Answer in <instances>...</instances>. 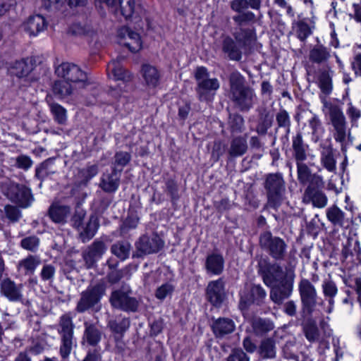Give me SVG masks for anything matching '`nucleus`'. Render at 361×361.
<instances>
[{"instance_id":"31","label":"nucleus","mask_w":361,"mask_h":361,"mask_svg":"<svg viewBox=\"0 0 361 361\" xmlns=\"http://www.w3.org/2000/svg\"><path fill=\"white\" fill-rule=\"evenodd\" d=\"M137 307V302L135 299L129 297L126 293L114 292V307H119L126 311H135Z\"/></svg>"},{"instance_id":"1","label":"nucleus","mask_w":361,"mask_h":361,"mask_svg":"<svg viewBox=\"0 0 361 361\" xmlns=\"http://www.w3.org/2000/svg\"><path fill=\"white\" fill-rule=\"evenodd\" d=\"M259 271L264 283L271 288L270 298L275 303H282L291 295L293 288V273L285 276L279 264H271L265 259L259 260Z\"/></svg>"},{"instance_id":"8","label":"nucleus","mask_w":361,"mask_h":361,"mask_svg":"<svg viewBox=\"0 0 361 361\" xmlns=\"http://www.w3.org/2000/svg\"><path fill=\"white\" fill-rule=\"evenodd\" d=\"M106 286L104 283L99 282L94 285H90L80 293V297L75 307V310L79 313L93 308L105 295Z\"/></svg>"},{"instance_id":"46","label":"nucleus","mask_w":361,"mask_h":361,"mask_svg":"<svg viewBox=\"0 0 361 361\" xmlns=\"http://www.w3.org/2000/svg\"><path fill=\"white\" fill-rule=\"evenodd\" d=\"M39 245V239L35 236H28L22 239L20 242L21 247L27 250L35 252L37 250Z\"/></svg>"},{"instance_id":"56","label":"nucleus","mask_w":361,"mask_h":361,"mask_svg":"<svg viewBox=\"0 0 361 361\" xmlns=\"http://www.w3.org/2000/svg\"><path fill=\"white\" fill-rule=\"evenodd\" d=\"M62 4V0H42V6L49 11L59 9Z\"/></svg>"},{"instance_id":"63","label":"nucleus","mask_w":361,"mask_h":361,"mask_svg":"<svg viewBox=\"0 0 361 361\" xmlns=\"http://www.w3.org/2000/svg\"><path fill=\"white\" fill-rule=\"evenodd\" d=\"M310 35V29L307 24L298 25V36L301 40H305Z\"/></svg>"},{"instance_id":"45","label":"nucleus","mask_w":361,"mask_h":361,"mask_svg":"<svg viewBox=\"0 0 361 361\" xmlns=\"http://www.w3.org/2000/svg\"><path fill=\"white\" fill-rule=\"evenodd\" d=\"M301 162H297L298 179L300 183L307 184L312 173L308 166Z\"/></svg>"},{"instance_id":"37","label":"nucleus","mask_w":361,"mask_h":361,"mask_svg":"<svg viewBox=\"0 0 361 361\" xmlns=\"http://www.w3.org/2000/svg\"><path fill=\"white\" fill-rule=\"evenodd\" d=\"M321 162L324 167L330 172L336 169V161L334 157L333 150L331 147H324L321 152Z\"/></svg>"},{"instance_id":"6","label":"nucleus","mask_w":361,"mask_h":361,"mask_svg":"<svg viewBox=\"0 0 361 361\" xmlns=\"http://www.w3.org/2000/svg\"><path fill=\"white\" fill-rule=\"evenodd\" d=\"M197 82V92L201 101L210 102L219 88L216 78H209L207 70L204 67H198L195 73Z\"/></svg>"},{"instance_id":"23","label":"nucleus","mask_w":361,"mask_h":361,"mask_svg":"<svg viewBox=\"0 0 361 361\" xmlns=\"http://www.w3.org/2000/svg\"><path fill=\"white\" fill-rule=\"evenodd\" d=\"M303 202L312 203L314 207L324 208L326 206L328 199L326 195L320 190L306 188L303 195Z\"/></svg>"},{"instance_id":"52","label":"nucleus","mask_w":361,"mask_h":361,"mask_svg":"<svg viewBox=\"0 0 361 361\" xmlns=\"http://www.w3.org/2000/svg\"><path fill=\"white\" fill-rule=\"evenodd\" d=\"M173 290V287L171 284L164 283L157 289L155 295L159 300H164L168 295H171Z\"/></svg>"},{"instance_id":"44","label":"nucleus","mask_w":361,"mask_h":361,"mask_svg":"<svg viewBox=\"0 0 361 361\" xmlns=\"http://www.w3.org/2000/svg\"><path fill=\"white\" fill-rule=\"evenodd\" d=\"M260 354L262 356L272 358L276 355L275 345L272 340H264L260 346Z\"/></svg>"},{"instance_id":"41","label":"nucleus","mask_w":361,"mask_h":361,"mask_svg":"<svg viewBox=\"0 0 361 361\" xmlns=\"http://www.w3.org/2000/svg\"><path fill=\"white\" fill-rule=\"evenodd\" d=\"M329 57V51L322 45L314 47L310 53V60L318 63L326 61Z\"/></svg>"},{"instance_id":"27","label":"nucleus","mask_w":361,"mask_h":361,"mask_svg":"<svg viewBox=\"0 0 361 361\" xmlns=\"http://www.w3.org/2000/svg\"><path fill=\"white\" fill-rule=\"evenodd\" d=\"M326 214L327 219L334 226L344 227L348 224V219L345 214L336 205L329 207Z\"/></svg>"},{"instance_id":"22","label":"nucleus","mask_w":361,"mask_h":361,"mask_svg":"<svg viewBox=\"0 0 361 361\" xmlns=\"http://www.w3.org/2000/svg\"><path fill=\"white\" fill-rule=\"evenodd\" d=\"M71 214V207L66 205L53 204L50 206L48 215L56 224H65Z\"/></svg>"},{"instance_id":"33","label":"nucleus","mask_w":361,"mask_h":361,"mask_svg":"<svg viewBox=\"0 0 361 361\" xmlns=\"http://www.w3.org/2000/svg\"><path fill=\"white\" fill-rule=\"evenodd\" d=\"M308 127L311 129L312 140L318 142L324 134V128L317 115H313L308 120Z\"/></svg>"},{"instance_id":"20","label":"nucleus","mask_w":361,"mask_h":361,"mask_svg":"<svg viewBox=\"0 0 361 361\" xmlns=\"http://www.w3.org/2000/svg\"><path fill=\"white\" fill-rule=\"evenodd\" d=\"M164 243L161 239L157 235L148 237L143 235L140 238L135 245L137 249L144 254H150L157 252L162 247Z\"/></svg>"},{"instance_id":"17","label":"nucleus","mask_w":361,"mask_h":361,"mask_svg":"<svg viewBox=\"0 0 361 361\" xmlns=\"http://www.w3.org/2000/svg\"><path fill=\"white\" fill-rule=\"evenodd\" d=\"M140 75L143 83L149 90L156 88L160 81L161 75L158 69L149 63H144L141 66Z\"/></svg>"},{"instance_id":"5","label":"nucleus","mask_w":361,"mask_h":361,"mask_svg":"<svg viewBox=\"0 0 361 361\" xmlns=\"http://www.w3.org/2000/svg\"><path fill=\"white\" fill-rule=\"evenodd\" d=\"M54 73L58 78L66 80L81 88H85L90 84L86 73L73 63L63 62L55 66Z\"/></svg>"},{"instance_id":"40","label":"nucleus","mask_w":361,"mask_h":361,"mask_svg":"<svg viewBox=\"0 0 361 361\" xmlns=\"http://www.w3.org/2000/svg\"><path fill=\"white\" fill-rule=\"evenodd\" d=\"M247 148L246 140L243 137H236L232 140L228 152L231 157H239L245 153Z\"/></svg>"},{"instance_id":"59","label":"nucleus","mask_w":361,"mask_h":361,"mask_svg":"<svg viewBox=\"0 0 361 361\" xmlns=\"http://www.w3.org/2000/svg\"><path fill=\"white\" fill-rule=\"evenodd\" d=\"M130 156L127 152H119L116 154L115 161L121 167L126 166L130 161Z\"/></svg>"},{"instance_id":"32","label":"nucleus","mask_w":361,"mask_h":361,"mask_svg":"<svg viewBox=\"0 0 361 361\" xmlns=\"http://www.w3.org/2000/svg\"><path fill=\"white\" fill-rule=\"evenodd\" d=\"M212 329L217 337L232 333L235 329L234 322L228 318H219L212 324Z\"/></svg>"},{"instance_id":"7","label":"nucleus","mask_w":361,"mask_h":361,"mask_svg":"<svg viewBox=\"0 0 361 361\" xmlns=\"http://www.w3.org/2000/svg\"><path fill=\"white\" fill-rule=\"evenodd\" d=\"M237 44L230 37H226L223 42V51L231 60L238 61L241 59L240 47L245 49L250 47L255 41L254 35L249 31L241 30L235 36Z\"/></svg>"},{"instance_id":"4","label":"nucleus","mask_w":361,"mask_h":361,"mask_svg":"<svg viewBox=\"0 0 361 361\" xmlns=\"http://www.w3.org/2000/svg\"><path fill=\"white\" fill-rule=\"evenodd\" d=\"M232 98L242 110H248L255 100L252 90L245 87L243 78L238 73H233L230 78Z\"/></svg>"},{"instance_id":"50","label":"nucleus","mask_w":361,"mask_h":361,"mask_svg":"<svg viewBox=\"0 0 361 361\" xmlns=\"http://www.w3.org/2000/svg\"><path fill=\"white\" fill-rule=\"evenodd\" d=\"M32 164L33 161L29 156L21 154L16 158V166L18 169L27 171L31 168Z\"/></svg>"},{"instance_id":"58","label":"nucleus","mask_w":361,"mask_h":361,"mask_svg":"<svg viewBox=\"0 0 361 361\" xmlns=\"http://www.w3.org/2000/svg\"><path fill=\"white\" fill-rule=\"evenodd\" d=\"M278 124L281 127H289L290 118L286 111H280L276 116Z\"/></svg>"},{"instance_id":"34","label":"nucleus","mask_w":361,"mask_h":361,"mask_svg":"<svg viewBox=\"0 0 361 361\" xmlns=\"http://www.w3.org/2000/svg\"><path fill=\"white\" fill-rule=\"evenodd\" d=\"M55 173L56 170L54 168V160L48 159L36 168L35 177L39 180H43Z\"/></svg>"},{"instance_id":"28","label":"nucleus","mask_w":361,"mask_h":361,"mask_svg":"<svg viewBox=\"0 0 361 361\" xmlns=\"http://www.w3.org/2000/svg\"><path fill=\"white\" fill-rule=\"evenodd\" d=\"M118 11L126 20L131 19L136 13L135 0H114V13Z\"/></svg>"},{"instance_id":"21","label":"nucleus","mask_w":361,"mask_h":361,"mask_svg":"<svg viewBox=\"0 0 361 361\" xmlns=\"http://www.w3.org/2000/svg\"><path fill=\"white\" fill-rule=\"evenodd\" d=\"M240 302L247 304L251 302H258L264 299L266 295V291L259 285H253L246 286L245 289L240 292Z\"/></svg>"},{"instance_id":"18","label":"nucleus","mask_w":361,"mask_h":361,"mask_svg":"<svg viewBox=\"0 0 361 361\" xmlns=\"http://www.w3.org/2000/svg\"><path fill=\"white\" fill-rule=\"evenodd\" d=\"M23 285L17 284L10 279H5L1 283V293L12 302L20 301L23 299Z\"/></svg>"},{"instance_id":"47","label":"nucleus","mask_w":361,"mask_h":361,"mask_svg":"<svg viewBox=\"0 0 361 361\" xmlns=\"http://www.w3.org/2000/svg\"><path fill=\"white\" fill-rule=\"evenodd\" d=\"M130 244L127 242H121L114 246V255L121 260L126 259L130 253Z\"/></svg>"},{"instance_id":"26","label":"nucleus","mask_w":361,"mask_h":361,"mask_svg":"<svg viewBox=\"0 0 361 361\" xmlns=\"http://www.w3.org/2000/svg\"><path fill=\"white\" fill-rule=\"evenodd\" d=\"M85 331L82 339L92 346L97 345L102 338V332L98 327L89 322H84Z\"/></svg>"},{"instance_id":"61","label":"nucleus","mask_w":361,"mask_h":361,"mask_svg":"<svg viewBox=\"0 0 361 361\" xmlns=\"http://www.w3.org/2000/svg\"><path fill=\"white\" fill-rule=\"evenodd\" d=\"M95 5L99 9L102 15L104 14V9L108 8L111 10L113 6V1L111 0H95Z\"/></svg>"},{"instance_id":"3","label":"nucleus","mask_w":361,"mask_h":361,"mask_svg":"<svg viewBox=\"0 0 361 361\" xmlns=\"http://www.w3.org/2000/svg\"><path fill=\"white\" fill-rule=\"evenodd\" d=\"M74 328L75 325L71 313H66L60 317L57 331L61 337L59 353L63 359L68 357L73 346L76 345Z\"/></svg>"},{"instance_id":"62","label":"nucleus","mask_w":361,"mask_h":361,"mask_svg":"<svg viewBox=\"0 0 361 361\" xmlns=\"http://www.w3.org/2000/svg\"><path fill=\"white\" fill-rule=\"evenodd\" d=\"M351 66L355 74L361 77V53L355 56L351 63Z\"/></svg>"},{"instance_id":"49","label":"nucleus","mask_w":361,"mask_h":361,"mask_svg":"<svg viewBox=\"0 0 361 361\" xmlns=\"http://www.w3.org/2000/svg\"><path fill=\"white\" fill-rule=\"evenodd\" d=\"M308 186L307 188L312 190H320L323 188L324 182L322 176L313 173L307 181Z\"/></svg>"},{"instance_id":"13","label":"nucleus","mask_w":361,"mask_h":361,"mask_svg":"<svg viewBox=\"0 0 361 361\" xmlns=\"http://www.w3.org/2000/svg\"><path fill=\"white\" fill-rule=\"evenodd\" d=\"M262 246L269 249L270 255L275 259L283 257L286 245L284 241L278 237H272L269 232L263 233L260 237Z\"/></svg>"},{"instance_id":"54","label":"nucleus","mask_w":361,"mask_h":361,"mask_svg":"<svg viewBox=\"0 0 361 361\" xmlns=\"http://www.w3.org/2000/svg\"><path fill=\"white\" fill-rule=\"evenodd\" d=\"M56 272L55 267L51 264H44L42 269L40 276L43 281L53 280Z\"/></svg>"},{"instance_id":"9","label":"nucleus","mask_w":361,"mask_h":361,"mask_svg":"<svg viewBox=\"0 0 361 361\" xmlns=\"http://www.w3.org/2000/svg\"><path fill=\"white\" fill-rule=\"evenodd\" d=\"M114 43L133 53L139 51L142 48V41L140 34L126 26L117 30Z\"/></svg>"},{"instance_id":"51","label":"nucleus","mask_w":361,"mask_h":361,"mask_svg":"<svg viewBox=\"0 0 361 361\" xmlns=\"http://www.w3.org/2000/svg\"><path fill=\"white\" fill-rule=\"evenodd\" d=\"M85 216V212L82 209L75 210L71 218V224L78 231L82 226V221Z\"/></svg>"},{"instance_id":"35","label":"nucleus","mask_w":361,"mask_h":361,"mask_svg":"<svg viewBox=\"0 0 361 361\" xmlns=\"http://www.w3.org/2000/svg\"><path fill=\"white\" fill-rule=\"evenodd\" d=\"M292 146L294 152V157L297 162L305 161L307 158V155L301 134L298 133L293 137Z\"/></svg>"},{"instance_id":"30","label":"nucleus","mask_w":361,"mask_h":361,"mask_svg":"<svg viewBox=\"0 0 361 361\" xmlns=\"http://www.w3.org/2000/svg\"><path fill=\"white\" fill-rule=\"evenodd\" d=\"M99 227L97 217L91 216L85 226L79 230V236L82 243L90 240L96 234Z\"/></svg>"},{"instance_id":"19","label":"nucleus","mask_w":361,"mask_h":361,"mask_svg":"<svg viewBox=\"0 0 361 361\" xmlns=\"http://www.w3.org/2000/svg\"><path fill=\"white\" fill-rule=\"evenodd\" d=\"M34 69L32 59H23L16 61L10 68L9 71L12 75L18 78H25L30 82L35 80L33 78H29L30 73Z\"/></svg>"},{"instance_id":"2","label":"nucleus","mask_w":361,"mask_h":361,"mask_svg":"<svg viewBox=\"0 0 361 361\" xmlns=\"http://www.w3.org/2000/svg\"><path fill=\"white\" fill-rule=\"evenodd\" d=\"M322 112L328 116L334 129V139L339 142L345 140L347 135L346 121L342 107L336 102L322 98Z\"/></svg>"},{"instance_id":"43","label":"nucleus","mask_w":361,"mask_h":361,"mask_svg":"<svg viewBox=\"0 0 361 361\" xmlns=\"http://www.w3.org/2000/svg\"><path fill=\"white\" fill-rule=\"evenodd\" d=\"M98 173L97 166L95 164L89 165L80 169L78 172L79 178L84 183H87L91 178L94 177Z\"/></svg>"},{"instance_id":"24","label":"nucleus","mask_w":361,"mask_h":361,"mask_svg":"<svg viewBox=\"0 0 361 361\" xmlns=\"http://www.w3.org/2000/svg\"><path fill=\"white\" fill-rule=\"evenodd\" d=\"M47 27V22L41 15L30 16L25 25V30L30 35L36 36Z\"/></svg>"},{"instance_id":"60","label":"nucleus","mask_w":361,"mask_h":361,"mask_svg":"<svg viewBox=\"0 0 361 361\" xmlns=\"http://www.w3.org/2000/svg\"><path fill=\"white\" fill-rule=\"evenodd\" d=\"M306 338L310 341H314L318 336V330L316 326H307L305 329Z\"/></svg>"},{"instance_id":"57","label":"nucleus","mask_w":361,"mask_h":361,"mask_svg":"<svg viewBox=\"0 0 361 361\" xmlns=\"http://www.w3.org/2000/svg\"><path fill=\"white\" fill-rule=\"evenodd\" d=\"M231 8L238 13L248 8L247 0H233L231 2Z\"/></svg>"},{"instance_id":"48","label":"nucleus","mask_w":361,"mask_h":361,"mask_svg":"<svg viewBox=\"0 0 361 361\" xmlns=\"http://www.w3.org/2000/svg\"><path fill=\"white\" fill-rule=\"evenodd\" d=\"M319 87L323 93L329 94L332 90V82L330 75L323 73L319 77Z\"/></svg>"},{"instance_id":"38","label":"nucleus","mask_w":361,"mask_h":361,"mask_svg":"<svg viewBox=\"0 0 361 361\" xmlns=\"http://www.w3.org/2000/svg\"><path fill=\"white\" fill-rule=\"evenodd\" d=\"M323 293L325 297L329 298V307L326 312L331 313L334 309V297L337 294L338 290L336 284L331 281H324L322 284Z\"/></svg>"},{"instance_id":"14","label":"nucleus","mask_w":361,"mask_h":361,"mask_svg":"<svg viewBox=\"0 0 361 361\" xmlns=\"http://www.w3.org/2000/svg\"><path fill=\"white\" fill-rule=\"evenodd\" d=\"M8 197L20 207L26 208L34 201L31 190L23 185H13L9 188Z\"/></svg>"},{"instance_id":"39","label":"nucleus","mask_w":361,"mask_h":361,"mask_svg":"<svg viewBox=\"0 0 361 361\" xmlns=\"http://www.w3.org/2000/svg\"><path fill=\"white\" fill-rule=\"evenodd\" d=\"M132 75L126 69L119 67L114 68V82H118L117 87L122 91L126 87V84L131 80Z\"/></svg>"},{"instance_id":"11","label":"nucleus","mask_w":361,"mask_h":361,"mask_svg":"<svg viewBox=\"0 0 361 361\" xmlns=\"http://www.w3.org/2000/svg\"><path fill=\"white\" fill-rule=\"evenodd\" d=\"M106 250L107 247L104 242L97 240H94L82 253L85 267L87 269L94 267Z\"/></svg>"},{"instance_id":"36","label":"nucleus","mask_w":361,"mask_h":361,"mask_svg":"<svg viewBox=\"0 0 361 361\" xmlns=\"http://www.w3.org/2000/svg\"><path fill=\"white\" fill-rule=\"evenodd\" d=\"M47 101L51 114L54 116L55 121L59 124H65L67 121L66 110L64 107L56 102H49V97H47Z\"/></svg>"},{"instance_id":"12","label":"nucleus","mask_w":361,"mask_h":361,"mask_svg":"<svg viewBox=\"0 0 361 361\" xmlns=\"http://www.w3.org/2000/svg\"><path fill=\"white\" fill-rule=\"evenodd\" d=\"M81 87L63 80L60 78L53 81L51 91L53 95L59 100H66L78 93Z\"/></svg>"},{"instance_id":"10","label":"nucleus","mask_w":361,"mask_h":361,"mask_svg":"<svg viewBox=\"0 0 361 361\" xmlns=\"http://www.w3.org/2000/svg\"><path fill=\"white\" fill-rule=\"evenodd\" d=\"M268 191V207L277 208L283 200L284 183L282 177L277 174L269 175L266 180Z\"/></svg>"},{"instance_id":"64","label":"nucleus","mask_w":361,"mask_h":361,"mask_svg":"<svg viewBox=\"0 0 361 361\" xmlns=\"http://www.w3.org/2000/svg\"><path fill=\"white\" fill-rule=\"evenodd\" d=\"M228 361H248V358L242 350H236L229 356Z\"/></svg>"},{"instance_id":"53","label":"nucleus","mask_w":361,"mask_h":361,"mask_svg":"<svg viewBox=\"0 0 361 361\" xmlns=\"http://www.w3.org/2000/svg\"><path fill=\"white\" fill-rule=\"evenodd\" d=\"M100 188L106 192L113 191V178L112 173H104L99 183Z\"/></svg>"},{"instance_id":"55","label":"nucleus","mask_w":361,"mask_h":361,"mask_svg":"<svg viewBox=\"0 0 361 361\" xmlns=\"http://www.w3.org/2000/svg\"><path fill=\"white\" fill-rule=\"evenodd\" d=\"M6 217L11 221H18L20 217V210L14 206L6 205L4 208Z\"/></svg>"},{"instance_id":"42","label":"nucleus","mask_w":361,"mask_h":361,"mask_svg":"<svg viewBox=\"0 0 361 361\" xmlns=\"http://www.w3.org/2000/svg\"><path fill=\"white\" fill-rule=\"evenodd\" d=\"M252 327L257 334L269 331L274 329V324L269 320L255 319L252 322Z\"/></svg>"},{"instance_id":"29","label":"nucleus","mask_w":361,"mask_h":361,"mask_svg":"<svg viewBox=\"0 0 361 361\" xmlns=\"http://www.w3.org/2000/svg\"><path fill=\"white\" fill-rule=\"evenodd\" d=\"M41 259L36 255H28L27 257L19 261L18 270L22 271L25 275H32L37 267L40 265Z\"/></svg>"},{"instance_id":"25","label":"nucleus","mask_w":361,"mask_h":361,"mask_svg":"<svg viewBox=\"0 0 361 361\" xmlns=\"http://www.w3.org/2000/svg\"><path fill=\"white\" fill-rule=\"evenodd\" d=\"M205 267L207 273L212 275H219L224 267V259L221 255L211 254L206 259Z\"/></svg>"},{"instance_id":"16","label":"nucleus","mask_w":361,"mask_h":361,"mask_svg":"<svg viewBox=\"0 0 361 361\" xmlns=\"http://www.w3.org/2000/svg\"><path fill=\"white\" fill-rule=\"evenodd\" d=\"M225 296L224 282L221 279L209 282L206 288V297L213 305L219 306Z\"/></svg>"},{"instance_id":"15","label":"nucleus","mask_w":361,"mask_h":361,"mask_svg":"<svg viewBox=\"0 0 361 361\" xmlns=\"http://www.w3.org/2000/svg\"><path fill=\"white\" fill-rule=\"evenodd\" d=\"M298 288L303 307L310 312L316 303V289L310 281L305 279L300 281Z\"/></svg>"}]
</instances>
